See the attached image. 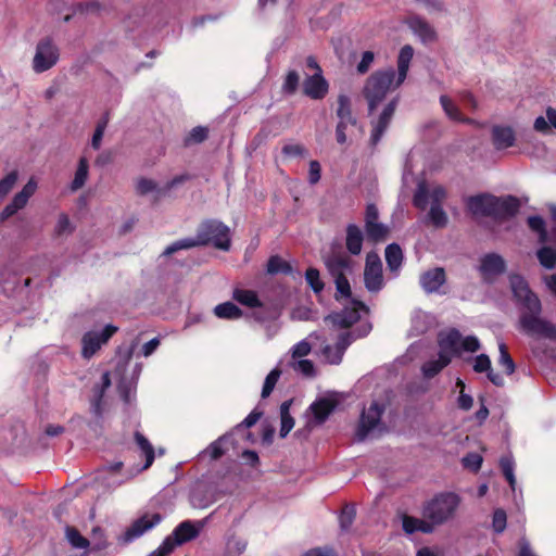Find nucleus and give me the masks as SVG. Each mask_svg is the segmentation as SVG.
Segmentation results:
<instances>
[{
    "label": "nucleus",
    "mask_w": 556,
    "mask_h": 556,
    "mask_svg": "<svg viewBox=\"0 0 556 556\" xmlns=\"http://www.w3.org/2000/svg\"><path fill=\"white\" fill-rule=\"evenodd\" d=\"M413 55L414 49L408 45L404 46L397 56L396 72L393 67L376 71L365 83L363 94L368 104L371 126L370 143L372 146L380 142L389 128L399 105V97L392 98L381 109L380 105L386 100L387 94L397 89L406 79Z\"/></svg>",
    "instance_id": "obj_1"
},
{
    "label": "nucleus",
    "mask_w": 556,
    "mask_h": 556,
    "mask_svg": "<svg viewBox=\"0 0 556 556\" xmlns=\"http://www.w3.org/2000/svg\"><path fill=\"white\" fill-rule=\"evenodd\" d=\"M510 289L514 298L521 306L520 324L522 329L533 336L556 340V325L540 318L541 301L529 288L526 279L517 274L509 276Z\"/></svg>",
    "instance_id": "obj_2"
},
{
    "label": "nucleus",
    "mask_w": 556,
    "mask_h": 556,
    "mask_svg": "<svg viewBox=\"0 0 556 556\" xmlns=\"http://www.w3.org/2000/svg\"><path fill=\"white\" fill-rule=\"evenodd\" d=\"M438 344V358L430 359L422 365L421 369L426 378L434 377L451 363L453 357L460 355L462 352L475 353L480 349V342L477 337H463L456 329L440 332Z\"/></svg>",
    "instance_id": "obj_3"
},
{
    "label": "nucleus",
    "mask_w": 556,
    "mask_h": 556,
    "mask_svg": "<svg viewBox=\"0 0 556 556\" xmlns=\"http://www.w3.org/2000/svg\"><path fill=\"white\" fill-rule=\"evenodd\" d=\"M467 207L476 218L490 217L501 223L513 218L518 213L520 202L513 195L497 198L491 194H478L467 200Z\"/></svg>",
    "instance_id": "obj_4"
},
{
    "label": "nucleus",
    "mask_w": 556,
    "mask_h": 556,
    "mask_svg": "<svg viewBox=\"0 0 556 556\" xmlns=\"http://www.w3.org/2000/svg\"><path fill=\"white\" fill-rule=\"evenodd\" d=\"M137 345L138 338L131 341L129 348L123 355H119V361L113 372L114 378L117 380L121 396L126 403L130 402L131 393L136 389L143 367L141 363L131 364V357L135 354Z\"/></svg>",
    "instance_id": "obj_5"
},
{
    "label": "nucleus",
    "mask_w": 556,
    "mask_h": 556,
    "mask_svg": "<svg viewBox=\"0 0 556 556\" xmlns=\"http://www.w3.org/2000/svg\"><path fill=\"white\" fill-rule=\"evenodd\" d=\"M462 498L454 492H442L431 498L424 507L422 515L435 527L454 518Z\"/></svg>",
    "instance_id": "obj_6"
},
{
    "label": "nucleus",
    "mask_w": 556,
    "mask_h": 556,
    "mask_svg": "<svg viewBox=\"0 0 556 556\" xmlns=\"http://www.w3.org/2000/svg\"><path fill=\"white\" fill-rule=\"evenodd\" d=\"M231 229L218 219L203 220L197 230V239H182L176 243H230Z\"/></svg>",
    "instance_id": "obj_7"
},
{
    "label": "nucleus",
    "mask_w": 556,
    "mask_h": 556,
    "mask_svg": "<svg viewBox=\"0 0 556 556\" xmlns=\"http://www.w3.org/2000/svg\"><path fill=\"white\" fill-rule=\"evenodd\" d=\"M383 413L384 405L377 401H372L368 407L362 410L355 432V437L358 441H364L368 435L384 429L381 422Z\"/></svg>",
    "instance_id": "obj_8"
},
{
    "label": "nucleus",
    "mask_w": 556,
    "mask_h": 556,
    "mask_svg": "<svg viewBox=\"0 0 556 556\" xmlns=\"http://www.w3.org/2000/svg\"><path fill=\"white\" fill-rule=\"evenodd\" d=\"M60 59V50L56 43L50 37L40 39L35 49L31 62L33 71L37 74L52 68Z\"/></svg>",
    "instance_id": "obj_9"
},
{
    "label": "nucleus",
    "mask_w": 556,
    "mask_h": 556,
    "mask_svg": "<svg viewBox=\"0 0 556 556\" xmlns=\"http://www.w3.org/2000/svg\"><path fill=\"white\" fill-rule=\"evenodd\" d=\"M370 329L371 326L369 324H363L362 330L358 331L357 333L355 331H344L340 333L336 346L328 344L323 349V355L325 359L332 365L340 364L348 346L355 339L367 336Z\"/></svg>",
    "instance_id": "obj_10"
},
{
    "label": "nucleus",
    "mask_w": 556,
    "mask_h": 556,
    "mask_svg": "<svg viewBox=\"0 0 556 556\" xmlns=\"http://www.w3.org/2000/svg\"><path fill=\"white\" fill-rule=\"evenodd\" d=\"M118 330L114 325H106L102 329L87 331L81 338V356L91 358Z\"/></svg>",
    "instance_id": "obj_11"
},
{
    "label": "nucleus",
    "mask_w": 556,
    "mask_h": 556,
    "mask_svg": "<svg viewBox=\"0 0 556 556\" xmlns=\"http://www.w3.org/2000/svg\"><path fill=\"white\" fill-rule=\"evenodd\" d=\"M445 198L446 190L443 186L438 184H428L422 180L417 185L413 203L416 207L425 210L428 204H430V206L441 205Z\"/></svg>",
    "instance_id": "obj_12"
},
{
    "label": "nucleus",
    "mask_w": 556,
    "mask_h": 556,
    "mask_svg": "<svg viewBox=\"0 0 556 556\" xmlns=\"http://www.w3.org/2000/svg\"><path fill=\"white\" fill-rule=\"evenodd\" d=\"M162 520L157 513H147L134 520L128 528L118 536V542L128 544L142 536L146 532L153 529Z\"/></svg>",
    "instance_id": "obj_13"
},
{
    "label": "nucleus",
    "mask_w": 556,
    "mask_h": 556,
    "mask_svg": "<svg viewBox=\"0 0 556 556\" xmlns=\"http://www.w3.org/2000/svg\"><path fill=\"white\" fill-rule=\"evenodd\" d=\"M362 313H367L365 304L359 301H351L342 312L330 314L325 320L330 323L334 329H348L359 320Z\"/></svg>",
    "instance_id": "obj_14"
},
{
    "label": "nucleus",
    "mask_w": 556,
    "mask_h": 556,
    "mask_svg": "<svg viewBox=\"0 0 556 556\" xmlns=\"http://www.w3.org/2000/svg\"><path fill=\"white\" fill-rule=\"evenodd\" d=\"M38 188L37 180L30 178L21 191L15 193L12 200L0 212V222L3 223L26 207L29 199L35 194Z\"/></svg>",
    "instance_id": "obj_15"
},
{
    "label": "nucleus",
    "mask_w": 556,
    "mask_h": 556,
    "mask_svg": "<svg viewBox=\"0 0 556 556\" xmlns=\"http://www.w3.org/2000/svg\"><path fill=\"white\" fill-rule=\"evenodd\" d=\"M364 283L369 292H378L383 288L382 262L375 252L367 254L364 269Z\"/></svg>",
    "instance_id": "obj_16"
},
{
    "label": "nucleus",
    "mask_w": 556,
    "mask_h": 556,
    "mask_svg": "<svg viewBox=\"0 0 556 556\" xmlns=\"http://www.w3.org/2000/svg\"><path fill=\"white\" fill-rule=\"evenodd\" d=\"M205 525V520L192 521L185 520L180 522L172 532L169 538L174 539L177 546L182 545L193 539H195Z\"/></svg>",
    "instance_id": "obj_17"
},
{
    "label": "nucleus",
    "mask_w": 556,
    "mask_h": 556,
    "mask_svg": "<svg viewBox=\"0 0 556 556\" xmlns=\"http://www.w3.org/2000/svg\"><path fill=\"white\" fill-rule=\"evenodd\" d=\"M506 269V263L502 256L490 253L481 258L479 270L484 280L491 281L494 277L503 274Z\"/></svg>",
    "instance_id": "obj_18"
},
{
    "label": "nucleus",
    "mask_w": 556,
    "mask_h": 556,
    "mask_svg": "<svg viewBox=\"0 0 556 556\" xmlns=\"http://www.w3.org/2000/svg\"><path fill=\"white\" fill-rule=\"evenodd\" d=\"M329 90V84L323 74L314 73L307 76L303 83V92L314 100H320L326 97Z\"/></svg>",
    "instance_id": "obj_19"
},
{
    "label": "nucleus",
    "mask_w": 556,
    "mask_h": 556,
    "mask_svg": "<svg viewBox=\"0 0 556 556\" xmlns=\"http://www.w3.org/2000/svg\"><path fill=\"white\" fill-rule=\"evenodd\" d=\"M338 405V400L333 395L320 397L311 404L309 409L313 414L314 421L318 425L323 424Z\"/></svg>",
    "instance_id": "obj_20"
},
{
    "label": "nucleus",
    "mask_w": 556,
    "mask_h": 556,
    "mask_svg": "<svg viewBox=\"0 0 556 556\" xmlns=\"http://www.w3.org/2000/svg\"><path fill=\"white\" fill-rule=\"evenodd\" d=\"M492 140L495 149L504 150L515 144L516 135L510 126L496 125L492 128Z\"/></svg>",
    "instance_id": "obj_21"
},
{
    "label": "nucleus",
    "mask_w": 556,
    "mask_h": 556,
    "mask_svg": "<svg viewBox=\"0 0 556 556\" xmlns=\"http://www.w3.org/2000/svg\"><path fill=\"white\" fill-rule=\"evenodd\" d=\"M401 519L402 528L407 534H413L415 532L432 533L434 531L433 525L425 517L424 519H419L408 515H403Z\"/></svg>",
    "instance_id": "obj_22"
},
{
    "label": "nucleus",
    "mask_w": 556,
    "mask_h": 556,
    "mask_svg": "<svg viewBox=\"0 0 556 556\" xmlns=\"http://www.w3.org/2000/svg\"><path fill=\"white\" fill-rule=\"evenodd\" d=\"M472 368L476 372H485L489 380L495 386H503L504 379L500 374L492 370L491 359L486 354H480L473 359Z\"/></svg>",
    "instance_id": "obj_23"
},
{
    "label": "nucleus",
    "mask_w": 556,
    "mask_h": 556,
    "mask_svg": "<svg viewBox=\"0 0 556 556\" xmlns=\"http://www.w3.org/2000/svg\"><path fill=\"white\" fill-rule=\"evenodd\" d=\"M445 282V273L443 268H434L426 271L420 277V285L422 289L428 292H435Z\"/></svg>",
    "instance_id": "obj_24"
},
{
    "label": "nucleus",
    "mask_w": 556,
    "mask_h": 556,
    "mask_svg": "<svg viewBox=\"0 0 556 556\" xmlns=\"http://www.w3.org/2000/svg\"><path fill=\"white\" fill-rule=\"evenodd\" d=\"M325 264L333 277L343 275L350 269L349 257L336 250L326 257Z\"/></svg>",
    "instance_id": "obj_25"
},
{
    "label": "nucleus",
    "mask_w": 556,
    "mask_h": 556,
    "mask_svg": "<svg viewBox=\"0 0 556 556\" xmlns=\"http://www.w3.org/2000/svg\"><path fill=\"white\" fill-rule=\"evenodd\" d=\"M408 26L422 41H431L435 37L433 28L419 16L410 17L408 20Z\"/></svg>",
    "instance_id": "obj_26"
},
{
    "label": "nucleus",
    "mask_w": 556,
    "mask_h": 556,
    "mask_svg": "<svg viewBox=\"0 0 556 556\" xmlns=\"http://www.w3.org/2000/svg\"><path fill=\"white\" fill-rule=\"evenodd\" d=\"M111 386V378L109 372L102 375V381L100 386H96L93 389V399L91 401V410L96 417H101V401L105 393V390Z\"/></svg>",
    "instance_id": "obj_27"
},
{
    "label": "nucleus",
    "mask_w": 556,
    "mask_h": 556,
    "mask_svg": "<svg viewBox=\"0 0 556 556\" xmlns=\"http://www.w3.org/2000/svg\"><path fill=\"white\" fill-rule=\"evenodd\" d=\"M529 229L538 236L539 243H547L549 240V231L546 222L539 215H531L527 218Z\"/></svg>",
    "instance_id": "obj_28"
},
{
    "label": "nucleus",
    "mask_w": 556,
    "mask_h": 556,
    "mask_svg": "<svg viewBox=\"0 0 556 556\" xmlns=\"http://www.w3.org/2000/svg\"><path fill=\"white\" fill-rule=\"evenodd\" d=\"M89 176V163L88 160L83 156L79 159L74 178L70 185L72 192H76L81 189Z\"/></svg>",
    "instance_id": "obj_29"
},
{
    "label": "nucleus",
    "mask_w": 556,
    "mask_h": 556,
    "mask_svg": "<svg viewBox=\"0 0 556 556\" xmlns=\"http://www.w3.org/2000/svg\"><path fill=\"white\" fill-rule=\"evenodd\" d=\"M233 299L240 304L254 308L261 306V301L257 293L253 290L235 289Z\"/></svg>",
    "instance_id": "obj_30"
},
{
    "label": "nucleus",
    "mask_w": 556,
    "mask_h": 556,
    "mask_svg": "<svg viewBox=\"0 0 556 556\" xmlns=\"http://www.w3.org/2000/svg\"><path fill=\"white\" fill-rule=\"evenodd\" d=\"M386 261L390 271L396 273L402 266L403 252L401 245H387Z\"/></svg>",
    "instance_id": "obj_31"
},
{
    "label": "nucleus",
    "mask_w": 556,
    "mask_h": 556,
    "mask_svg": "<svg viewBox=\"0 0 556 556\" xmlns=\"http://www.w3.org/2000/svg\"><path fill=\"white\" fill-rule=\"evenodd\" d=\"M337 116L339 121L356 124V118L352 114L351 100L346 94L338 96Z\"/></svg>",
    "instance_id": "obj_32"
},
{
    "label": "nucleus",
    "mask_w": 556,
    "mask_h": 556,
    "mask_svg": "<svg viewBox=\"0 0 556 556\" xmlns=\"http://www.w3.org/2000/svg\"><path fill=\"white\" fill-rule=\"evenodd\" d=\"M291 401H286L280 405V437L286 438L294 427V419L290 414Z\"/></svg>",
    "instance_id": "obj_33"
},
{
    "label": "nucleus",
    "mask_w": 556,
    "mask_h": 556,
    "mask_svg": "<svg viewBox=\"0 0 556 556\" xmlns=\"http://www.w3.org/2000/svg\"><path fill=\"white\" fill-rule=\"evenodd\" d=\"M214 313L222 319H238L242 316V311L231 302L218 304L215 306Z\"/></svg>",
    "instance_id": "obj_34"
},
{
    "label": "nucleus",
    "mask_w": 556,
    "mask_h": 556,
    "mask_svg": "<svg viewBox=\"0 0 556 556\" xmlns=\"http://www.w3.org/2000/svg\"><path fill=\"white\" fill-rule=\"evenodd\" d=\"M135 440L146 457V463L142 466L141 470L148 469L154 460V448L151 445V443L147 440V438H144L143 434H141L140 432L135 433Z\"/></svg>",
    "instance_id": "obj_35"
},
{
    "label": "nucleus",
    "mask_w": 556,
    "mask_h": 556,
    "mask_svg": "<svg viewBox=\"0 0 556 556\" xmlns=\"http://www.w3.org/2000/svg\"><path fill=\"white\" fill-rule=\"evenodd\" d=\"M536 256L540 264L546 269L556 267V245H543L538 252Z\"/></svg>",
    "instance_id": "obj_36"
},
{
    "label": "nucleus",
    "mask_w": 556,
    "mask_h": 556,
    "mask_svg": "<svg viewBox=\"0 0 556 556\" xmlns=\"http://www.w3.org/2000/svg\"><path fill=\"white\" fill-rule=\"evenodd\" d=\"M440 103L447 117L451 118L452 121L460 123L469 122L468 118L463 117L457 105L447 96H441Z\"/></svg>",
    "instance_id": "obj_37"
},
{
    "label": "nucleus",
    "mask_w": 556,
    "mask_h": 556,
    "mask_svg": "<svg viewBox=\"0 0 556 556\" xmlns=\"http://www.w3.org/2000/svg\"><path fill=\"white\" fill-rule=\"evenodd\" d=\"M365 229L368 238L374 241L386 240L390 231L387 225L379 222L365 225Z\"/></svg>",
    "instance_id": "obj_38"
},
{
    "label": "nucleus",
    "mask_w": 556,
    "mask_h": 556,
    "mask_svg": "<svg viewBox=\"0 0 556 556\" xmlns=\"http://www.w3.org/2000/svg\"><path fill=\"white\" fill-rule=\"evenodd\" d=\"M500 466L502 468L503 475L509 483V486L513 491L516 488V477H515V462L511 455L503 456L500 460Z\"/></svg>",
    "instance_id": "obj_39"
},
{
    "label": "nucleus",
    "mask_w": 556,
    "mask_h": 556,
    "mask_svg": "<svg viewBox=\"0 0 556 556\" xmlns=\"http://www.w3.org/2000/svg\"><path fill=\"white\" fill-rule=\"evenodd\" d=\"M17 170H12L0 179V202L3 201L7 198V195L13 190L17 182Z\"/></svg>",
    "instance_id": "obj_40"
},
{
    "label": "nucleus",
    "mask_w": 556,
    "mask_h": 556,
    "mask_svg": "<svg viewBox=\"0 0 556 556\" xmlns=\"http://www.w3.org/2000/svg\"><path fill=\"white\" fill-rule=\"evenodd\" d=\"M247 548V541L241 538L231 536L227 540L226 556H240Z\"/></svg>",
    "instance_id": "obj_41"
},
{
    "label": "nucleus",
    "mask_w": 556,
    "mask_h": 556,
    "mask_svg": "<svg viewBox=\"0 0 556 556\" xmlns=\"http://www.w3.org/2000/svg\"><path fill=\"white\" fill-rule=\"evenodd\" d=\"M66 539L74 548L86 549L89 546V541L84 538L75 528L66 527Z\"/></svg>",
    "instance_id": "obj_42"
},
{
    "label": "nucleus",
    "mask_w": 556,
    "mask_h": 556,
    "mask_svg": "<svg viewBox=\"0 0 556 556\" xmlns=\"http://www.w3.org/2000/svg\"><path fill=\"white\" fill-rule=\"evenodd\" d=\"M290 366L304 377L312 378L316 375L314 363L309 359L291 361Z\"/></svg>",
    "instance_id": "obj_43"
},
{
    "label": "nucleus",
    "mask_w": 556,
    "mask_h": 556,
    "mask_svg": "<svg viewBox=\"0 0 556 556\" xmlns=\"http://www.w3.org/2000/svg\"><path fill=\"white\" fill-rule=\"evenodd\" d=\"M281 376V370L276 367L266 376L263 389H262V397H268L270 393L273 392L277 381L279 380Z\"/></svg>",
    "instance_id": "obj_44"
},
{
    "label": "nucleus",
    "mask_w": 556,
    "mask_h": 556,
    "mask_svg": "<svg viewBox=\"0 0 556 556\" xmlns=\"http://www.w3.org/2000/svg\"><path fill=\"white\" fill-rule=\"evenodd\" d=\"M267 271L269 274H278V273L287 274V273L291 271V266L283 258L275 255L268 260Z\"/></svg>",
    "instance_id": "obj_45"
},
{
    "label": "nucleus",
    "mask_w": 556,
    "mask_h": 556,
    "mask_svg": "<svg viewBox=\"0 0 556 556\" xmlns=\"http://www.w3.org/2000/svg\"><path fill=\"white\" fill-rule=\"evenodd\" d=\"M428 217L435 227H444L447 224V215L441 205H431Z\"/></svg>",
    "instance_id": "obj_46"
},
{
    "label": "nucleus",
    "mask_w": 556,
    "mask_h": 556,
    "mask_svg": "<svg viewBox=\"0 0 556 556\" xmlns=\"http://www.w3.org/2000/svg\"><path fill=\"white\" fill-rule=\"evenodd\" d=\"M227 440V435L219 437L217 440L212 442L201 454H207L212 459H217L225 453L223 445Z\"/></svg>",
    "instance_id": "obj_47"
},
{
    "label": "nucleus",
    "mask_w": 556,
    "mask_h": 556,
    "mask_svg": "<svg viewBox=\"0 0 556 556\" xmlns=\"http://www.w3.org/2000/svg\"><path fill=\"white\" fill-rule=\"evenodd\" d=\"M312 351V345L307 340H301L291 348V361L304 359Z\"/></svg>",
    "instance_id": "obj_48"
},
{
    "label": "nucleus",
    "mask_w": 556,
    "mask_h": 556,
    "mask_svg": "<svg viewBox=\"0 0 556 556\" xmlns=\"http://www.w3.org/2000/svg\"><path fill=\"white\" fill-rule=\"evenodd\" d=\"M498 350H500L498 363L505 368V371L507 375H511L515 371V363H514L513 358L510 357L506 345L503 342H501L498 344Z\"/></svg>",
    "instance_id": "obj_49"
},
{
    "label": "nucleus",
    "mask_w": 556,
    "mask_h": 556,
    "mask_svg": "<svg viewBox=\"0 0 556 556\" xmlns=\"http://www.w3.org/2000/svg\"><path fill=\"white\" fill-rule=\"evenodd\" d=\"M456 387H458L459 390V396L457 399V405L459 408L464 410H469L472 407L473 399L471 395L465 393V383L462 379L456 380Z\"/></svg>",
    "instance_id": "obj_50"
},
{
    "label": "nucleus",
    "mask_w": 556,
    "mask_h": 556,
    "mask_svg": "<svg viewBox=\"0 0 556 556\" xmlns=\"http://www.w3.org/2000/svg\"><path fill=\"white\" fill-rule=\"evenodd\" d=\"M305 280L315 293L324 289V282L320 279L319 271L315 268H308L306 270Z\"/></svg>",
    "instance_id": "obj_51"
},
{
    "label": "nucleus",
    "mask_w": 556,
    "mask_h": 556,
    "mask_svg": "<svg viewBox=\"0 0 556 556\" xmlns=\"http://www.w3.org/2000/svg\"><path fill=\"white\" fill-rule=\"evenodd\" d=\"M282 154L287 157H304L307 150L301 143H287L282 147Z\"/></svg>",
    "instance_id": "obj_52"
},
{
    "label": "nucleus",
    "mask_w": 556,
    "mask_h": 556,
    "mask_svg": "<svg viewBox=\"0 0 556 556\" xmlns=\"http://www.w3.org/2000/svg\"><path fill=\"white\" fill-rule=\"evenodd\" d=\"M108 117H103L97 125L96 130L93 132L92 139H91V147L94 150H99L102 143V139L104 136V131L108 125Z\"/></svg>",
    "instance_id": "obj_53"
},
{
    "label": "nucleus",
    "mask_w": 556,
    "mask_h": 556,
    "mask_svg": "<svg viewBox=\"0 0 556 556\" xmlns=\"http://www.w3.org/2000/svg\"><path fill=\"white\" fill-rule=\"evenodd\" d=\"M74 230V227L68 218V216L64 213L60 214L54 227V231L59 236L68 235Z\"/></svg>",
    "instance_id": "obj_54"
},
{
    "label": "nucleus",
    "mask_w": 556,
    "mask_h": 556,
    "mask_svg": "<svg viewBox=\"0 0 556 556\" xmlns=\"http://www.w3.org/2000/svg\"><path fill=\"white\" fill-rule=\"evenodd\" d=\"M299 83H300L299 73L296 71H290V72H288V74L285 78L282 89L287 93H290V94L294 93L295 90L298 89Z\"/></svg>",
    "instance_id": "obj_55"
},
{
    "label": "nucleus",
    "mask_w": 556,
    "mask_h": 556,
    "mask_svg": "<svg viewBox=\"0 0 556 556\" xmlns=\"http://www.w3.org/2000/svg\"><path fill=\"white\" fill-rule=\"evenodd\" d=\"M507 516L504 509H496L492 518V528L496 533H502L506 529Z\"/></svg>",
    "instance_id": "obj_56"
},
{
    "label": "nucleus",
    "mask_w": 556,
    "mask_h": 556,
    "mask_svg": "<svg viewBox=\"0 0 556 556\" xmlns=\"http://www.w3.org/2000/svg\"><path fill=\"white\" fill-rule=\"evenodd\" d=\"M334 282L337 288V296L349 298L351 295V287L345 274L334 276Z\"/></svg>",
    "instance_id": "obj_57"
},
{
    "label": "nucleus",
    "mask_w": 556,
    "mask_h": 556,
    "mask_svg": "<svg viewBox=\"0 0 556 556\" xmlns=\"http://www.w3.org/2000/svg\"><path fill=\"white\" fill-rule=\"evenodd\" d=\"M177 545L174 542L173 538L166 536L162 544L153 551L150 556H167L169 555Z\"/></svg>",
    "instance_id": "obj_58"
},
{
    "label": "nucleus",
    "mask_w": 556,
    "mask_h": 556,
    "mask_svg": "<svg viewBox=\"0 0 556 556\" xmlns=\"http://www.w3.org/2000/svg\"><path fill=\"white\" fill-rule=\"evenodd\" d=\"M482 456L477 453H469L463 458V465L472 471H478L482 465Z\"/></svg>",
    "instance_id": "obj_59"
},
{
    "label": "nucleus",
    "mask_w": 556,
    "mask_h": 556,
    "mask_svg": "<svg viewBox=\"0 0 556 556\" xmlns=\"http://www.w3.org/2000/svg\"><path fill=\"white\" fill-rule=\"evenodd\" d=\"M208 130L205 127H194L187 137V143H200L207 138Z\"/></svg>",
    "instance_id": "obj_60"
},
{
    "label": "nucleus",
    "mask_w": 556,
    "mask_h": 556,
    "mask_svg": "<svg viewBox=\"0 0 556 556\" xmlns=\"http://www.w3.org/2000/svg\"><path fill=\"white\" fill-rule=\"evenodd\" d=\"M363 231L356 225H349L346 228V242L345 243H363Z\"/></svg>",
    "instance_id": "obj_61"
},
{
    "label": "nucleus",
    "mask_w": 556,
    "mask_h": 556,
    "mask_svg": "<svg viewBox=\"0 0 556 556\" xmlns=\"http://www.w3.org/2000/svg\"><path fill=\"white\" fill-rule=\"evenodd\" d=\"M161 344V340L160 338H153L151 339L150 341L146 342L140 351L138 352V356H143V357H149L151 356L156 350L157 348L160 346Z\"/></svg>",
    "instance_id": "obj_62"
},
{
    "label": "nucleus",
    "mask_w": 556,
    "mask_h": 556,
    "mask_svg": "<svg viewBox=\"0 0 556 556\" xmlns=\"http://www.w3.org/2000/svg\"><path fill=\"white\" fill-rule=\"evenodd\" d=\"M137 192L141 195L148 194L156 190V184L152 179L141 178L136 186Z\"/></svg>",
    "instance_id": "obj_63"
},
{
    "label": "nucleus",
    "mask_w": 556,
    "mask_h": 556,
    "mask_svg": "<svg viewBox=\"0 0 556 556\" xmlns=\"http://www.w3.org/2000/svg\"><path fill=\"white\" fill-rule=\"evenodd\" d=\"M302 556H338V554L329 546L311 548Z\"/></svg>",
    "instance_id": "obj_64"
}]
</instances>
